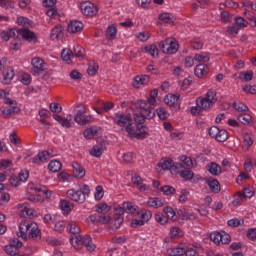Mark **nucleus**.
Listing matches in <instances>:
<instances>
[{
    "mask_svg": "<svg viewBox=\"0 0 256 256\" xmlns=\"http://www.w3.org/2000/svg\"><path fill=\"white\" fill-rule=\"evenodd\" d=\"M51 157V153H49V151L44 150L33 157L32 163H34L35 165H37V163H45V161H49Z\"/></svg>",
    "mask_w": 256,
    "mask_h": 256,
    "instance_id": "nucleus-19",
    "label": "nucleus"
},
{
    "mask_svg": "<svg viewBox=\"0 0 256 256\" xmlns=\"http://www.w3.org/2000/svg\"><path fill=\"white\" fill-rule=\"evenodd\" d=\"M132 183L134 185H136V187L140 191V193H145V191H147V189H149L147 184L143 183V178H141L140 176H137V175L133 176Z\"/></svg>",
    "mask_w": 256,
    "mask_h": 256,
    "instance_id": "nucleus-26",
    "label": "nucleus"
},
{
    "mask_svg": "<svg viewBox=\"0 0 256 256\" xmlns=\"http://www.w3.org/2000/svg\"><path fill=\"white\" fill-rule=\"evenodd\" d=\"M206 170L210 175H214L215 177L221 175V166L215 162L208 163Z\"/></svg>",
    "mask_w": 256,
    "mask_h": 256,
    "instance_id": "nucleus-28",
    "label": "nucleus"
},
{
    "mask_svg": "<svg viewBox=\"0 0 256 256\" xmlns=\"http://www.w3.org/2000/svg\"><path fill=\"white\" fill-rule=\"evenodd\" d=\"M61 167H62L61 162L57 160L50 161L48 165V169L52 171V173H59V171H61Z\"/></svg>",
    "mask_w": 256,
    "mask_h": 256,
    "instance_id": "nucleus-46",
    "label": "nucleus"
},
{
    "mask_svg": "<svg viewBox=\"0 0 256 256\" xmlns=\"http://www.w3.org/2000/svg\"><path fill=\"white\" fill-rule=\"evenodd\" d=\"M149 83V76L148 75H140L136 76L132 81V86L135 89H139L142 85H147Z\"/></svg>",
    "mask_w": 256,
    "mask_h": 256,
    "instance_id": "nucleus-25",
    "label": "nucleus"
},
{
    "mask_svg": "<svg viewBox=\"0 0 256 256\" xmlns=\"http://www.w3.org/2000/svg\"><path fill=\"white\" fill-rule=\"evenodd\" d=\"M72 168L74 177H77L78 179H83V177H85V170L79 163L73 162Z\"/></svg>",
    "mask_w": 256,
    "mask_h": 256,
    "instance_id": "nucleus-31",
    "label": "nucleus"
},
{
    "mask_svg": "<svg viewBox=\"0 0 256 256\" xmlns=\"http://www.w3.org/2000/svg\"><path fill=\"white\" fill-rule=\"evenodd\" d=\"M251 145H253V136L249 133H244L242 142L243 151H248Z\"/></svg>",
    "mask_w": 256,
    "mask_h": 256,
    "instance_id": "nucleus-32",
    "label": "nucleus"
},
{
    "mask_svg": "<svg viewBox=\"0 0 256 256\" xmlns=\"http://www.w3.org/2000/svg\"><path fill=\"white\" fill-rule=\"evenodd\" d=\"M21 217H33L34 211L27 204H18Z\"/></svg>",
    "mask_w": 256,
    "mask_h": 256,
    "instance_id": "nucleus-29",
    "label": "nucleus"
},
{
    "mask_svg": "<svg viewBox=\"0 0 256 256\" xmlns=\"http://www.w3.org/2000/svg\"><path fill=\"white\" fill-rule=\"evenodd\" d=\"M61 57L63 61H66V63H72L73 59V50L71 49H63L61 52Z\"/></svg>",
    "mask_w": 256,
    "mask_h": 256,
    "instance_id": "nucleus-38",
    "label": "nucleus"
},
{
    "mask_svg": "<svg viewBox=\"0 0 256 256\" xmlns=\"http://www.w3.org/2000/svg\"><path fill=\"white\" fill-rule=\"evenodd\" d=\"M20 81L23 83V85H29V83H31V75L29 73L21 74Z\"/></svg>",
    "mask_w": 256,
    "mask_h": 256,
    "instance_id": "nucleus-64",
    "label": "nucleus"
},
{
    "mask_svg": "<svg viewBox=\"0 0 256 256\" xmlns=\"http://www.w3.org/2000/svg\"><path fill=\"white\" fill-rule=\"evenodd\" d=\"M114 125L120 127L122 131H125L128 136L133 139H143L144 131L141 126L133 124V118L125 113H117L112 118Z\"/></svg>",
    "mask_w": 256,
    "mask_h": 256,
    "instance_id": "nucleus-1",
    "label": "nucleus"
},
{
    "mask_svg": "<svg viewBox=\"0 0 256 256\" xmlns=\"http://www.w3.org/2000/svg\"><path fill=\"white\" fill-rule=\"evenodd\" d=\"M199 251H201V247L193 246L185 250L184 254L186 256H199Z\"/></svg>",
    "mask_w": 256,
    "mask_h": 256,
    "instance_id": "nucleus-53",
    "label": "nucleus"
},
{
    "mask_svg": "<svg viewBox=\"0 0 256 256\" xmlns=\"http://www.w3.org/2000/svg\"><path fill=\"white\" fill-rule=\"evenodd\" d=\"M214 103H217V92L213 89L208 90L205 97H199L196 99V105L204 111H209L213 107Z\"/></svg>",
    "mask_w": 256,
    "mask_h": 256,
    "instance_id": "nucleus-5",
    "label": "nucleus"
},
{
    "mask_svg": "<svg viewBox=\"0 0 256 256\" xmlns=\"http://www.w3.org/2000/svg\"><path fill=\"white\" fill-rule=\"evenodd\" d=\"M194 176L195 174L193 173V171H191V169H184L180 174L181 179H184V181H191Z\"/></svg>",
    "mask_w": 256,
    "mask_h": 256,
    "instance_id": "nucleus-48",
    "label": "nucleus"
},
{
    "mask_svg": "<svg viewBox=\"0 0 256 256\" xmlns=\"http://www.w3.org/2000/svg\"><path fill=\"white\" fill-rule=\"evenodd\" d=\"M15 78V70L13 67H6L2 72V83L4 85H9Z\"/></svg>",
    "mask_w": 256,
    "mask_h": 256,
    "instance_id": "nucleus-16",
    "label": "nucleus"
},
{
    "mask_svg": "<svg viewBox=\"0 0 256 256\" xmlns=\"http://www.w3.org/2000/svg\"><path fill=\"white\" fill-rule=\"evenodd\" d=\"M256 165V160L252 158H247L244 163V169L247 173H251L253 171V167Z\"/></svg>",
    "mask_w": 256,
    "mask_h": 256,
    "instance_id": "nucleus-47",
    "label": "nucleus"
},
{
    "mask_svg": "<svg viewBox=\"0 0 256 256\" xmlns=\"http://www.w3.org/2000/svg\"><path fill=\"white\" fill-rule=\"evenodd\" d=\"M241 195L244 196V199H251V197L255 195V190H253V187L248 186L244 188V190L241 192Z\"/></svg>",
    "mask_w": 256,
    "mask_h": 256,
    "instance_id": "nucleus-54",
    "label": "nucleus"
},
{
    "mask_svg": "<svg viewBox=\"0 0 256 256\" xmlns=\"http://www.w3.org/2000/svg\"><path fill=\"white\" fill-rule=\"evenodd\" d=\"M89 221H91V223H102L103 225H107V223L111 221V217L107 214H92L89 216Z\"/></svg>",
    "mask_w": 256,
    "mask_h": 256,
    "instance_id": "nucleus-18",
    "label": "nucleus"
},
{
    "mask_svg": "<svg viewBox=\"0 0 256 256\" xmlns=\"http://www.w3.org/2000/svg\"><path fill=\"white\" fill-rule=\"evenodd\" d=\"M79 7L81 13L87 17H95V15H97V7L89 1L80 3Z\"/></svg>",
    "mask_w": 256,
    "mask_h": 256,
    "instance_id": "nucleus-12",
    "label": "nucleus"
},
{
    "mask_svg": "<svg viewBox=\"0 0 256 256\" xmlns=\"http://www.w3.org/2000/svg\"><path fill=\"white\" fill-rule=\"evenodd\" d=\"M143 52L148 53V55H151V57L154 58L159 56V48L154 44L146 45L143 48Z\"/></svg>",
    "mask_w": 256,
    "mask_h": 256,
    "instance_id": "nucleus-34",
    "label": "nucleus"
},
{
    "mask_svg": "<svg viewBox=\"0 0 256 256\" xmlns=\"http://www.w3.org/2000/svg\"><path fill=\"white\" fill-rule=\"evenodd\" d=\"M105 145V142L97 143L91 149L90 155H92V157H101V155L105 153V149H107Z\"/></svg>",
    "mask_w": 256,
    "mask_h": 256,
    "instance_id": "nucleus-21",
    "label": "nucleus"
},
{
    "mask_svg": "<svg viewBox=\"0 0 256 256\" xmlns=\"http://www.w3.org/2000/svg\"><path fill=\"white\" fill-rule=\"evenodd\" d=\"M17 35V29L14 28L0 32V37L3 39V41H9V39H12V37H17Z\"/></svg>",
    "mask_w": 256,
    "mask_h": 256,
    "instance_id": "nucleus-30",
    "label": "nucleus"
},
{
    "mask_svg": "<svg viewBox=\"0 0 256 256\" xmlns=\"http://www.w3.org/2000/svg\"><path fill=\"white\" fill-rule=\"evenodd\" d=\"M136 39H139V41H142V43H145V41H149L151 39V34L149 32H139L135 34Z\"/></svg>",
    "mask_w": 256,
    "mask_h": 256,
    "instance_id": "nucleus-56",
    "label": "nucleus"
},
{
    "mask_svg": "<svg viewBox=\"0 0 256 256\" xmlns=\"http://www.w3.org/2000/svg\"><path fill=\"white\" fill-rule=\"evenodd\" d=\"M215 139L219 143H225L229 139V133L225 129H220Z\"/></svg>",
    "mask_w": 256,
    "mask_h": 256,
    "instance_id": "nucleus-44",
    "label": "nucleus"
},
{
    "mask_svg": "<svg viewBox=\"0 0 256 256\" xmlns=\"http://www.w3.org/2000/svg\"><path fill=\"white\" fill-rule=\"evenodd\" d=\"M70 243L75 249L85 247L87 251H95V244L91 240L90 236H74L70 238Z\"/></svg>",
    "mask_w": 256,
    "mask_h": 256,
    "instance_id": "nucleus-6",
    "label": "nucleus"
},
{
    "mask_svg": "<svg viewBox=\"0 0 256 256\" xmlns=\"http://www.w3.org/2000/svg\"><path fill=\"white\" fill-rule=\"evenodd\" d=\"M31 65L33 66V75H39V73H43V71H45V61L39 57H34L31 60Z\"/></svg>",
    "mask_w": 256,
    "mask_h": 256,
    "instance_id": "nucleus-14",
    "label": "nucleus"
},
{
    "mask_svg": "<svg viewBox=\"0 0 256 256\" xmlns=\"http://www.w3.org/2000/svg\"><path fill=\"white\" fill-rule=\"evenodd\" d=\"M17 23L21 27H24L22 29V37L26 39V41H30V43H37V35L28 29V27H31V20L25 17H19Z\"/></svg>",
    "mask_w": 256,
    "mask_h": 256,
    "instance_id": "nucleus-7",
    "label": "nucleus"
},
{
    "mask_svg": "<svg viewBox=\"0 0 256 256\" xmlns=\"http://www.w3.org/2000/svg\"><path fill=\"white\" fill-rule=\"evenodd\" d=\"M162 52L168 55H175L179 51V43L174 38H167L159 43Z\"/></svg>",
    "mask_w": 256,
    "mask_h": 256,
    "instance_id": "nucleus-9",
    "label": "nucleus"
},
{
    "mask_svg": "<svg viewBox=\"0 0 256 256\" xmlns=\"http://www.w3.org/2000/svg\"><path fill=\"white\" fill-rule=\"evenodd\" d=\"M83 22L79 20H72L68 24V33H81L83 31Z\"/></svg>",
    "mask_w": 256,
    "mask_h": 256,
    "instance_id": "nucleus-20",
    "label": "nucleus"
},
{
    "mask_svg": "<svg viewBox=\"0 0 256 256\" xmlns=\"http://www.w3.org/2000/svg\"><path fill=\"white\" fill-rule=\"evenodd\" d=\"M137 217L139 219H133L130 224L134 229L143 227L153 217V214L149 210H143Z\"/></svg>",
    "mask_w": 256,
    "mask_h": 256,
    "instance_id": "nucleus-10",
    "label": "nucleus"
},
{
    "mask_svg": "<svg viewBox=\"0 0 256 256\" xmlns=\"http://www.w3.org/2000/svg\"><path fill=\"white\" fill-rule=\"evenodd\" d=\"M209 71V66L201 63L198 64L194 70L196 77H205Z\"/></svg>",
    "mask_w": 256,
    "mask_h": 256,
    "instance_id": "nucleus-33",
    "label": "nucleus"
},
{
    "mask_svg": "<svg viewBox=\"0 0 256 256\" xmlns=\"http://www.w3.org/2000/svg\"><path fill=\"white\" fill-rule=\"evenodd\" d=\"M17 177L20 183L27 182V179H29V170H21Z\"/></svg>",
    "mask_w": 256,
    "mask_h": 256,
    "instance_id": "nucleus-61",
    "label": "nucleus"
},
{
    "mask_svg": "<svg viewBox=\"0 0 256 256\" xmlns=\"http://www.w3.org/2000/svg\"><path fill=\"white\" fill-rule=\"evenodd\" d=\"M156 113L159 117V119H162V121H165V119L169 118V112L163 107H160L156 110Z\"/></svg>",
    "mask_w": 256,
    "mask_h": 256,
    "instance_id": "nucleus-57",
    "label": "nucleus"
},
{
    "mask_svg": "<svg viewBox=\"0 0 256 256\" xmlns=\"http://www.w3.org/2000/svg\"><path fill=\"white\" fill-rule=\"evenodd\" d=\"M157 95H159V91L157 89L152 90L150 92V98L148 100H140L138 102L139 108L151 109L153 111V107H155V103H157Z\"/></svg>",
    "mask_w": 256,
    "mask_h": 256,
    "instance_id": "nucleus-11",
    "label": "nucleus"
},
{
    "mask_svg": "<svg viewBox=\"0 0 256 256\" xmlns=\"http://www.w3.org/2000/svg\"><path fill=\"white\" fill-rule=\"evenodd\" d=\"M206 183L212 193H219V191H221V184H219V180L215 178H207Z\"/></svg>",
    "mask_w": 256,
    "mask_h": 256,
    "instance_id": "nucleus-27",
    "label": "nucleus"
},
{
    "mask_svg": "<svg viewBox=\"0 0 256 256\" xmlns=\"http://www.w3.org/2000/svg\"><path fill=\"white\" fill-rule=\"evenodd\" d=\"M243 201H245L243 194H241V192H238L234 195V198L232 200V205L234 207H239V205H241V203H243Z\"/></svg>",
    "mask_w": 256,
    "mask_h": 256,
    "instance_id": "nucleus-50",
    "label": "nucleus"
},
{
    "mask_svg": "<svg viewBox=\"0 0 256 256\" xmlns=\"http://www.w3.org/2000/svg\"><path fill=\"white\" fill-rule=\"evenodd\" d=\"M99 71V64L95 61H90L88 63V69H87V73L90 76H94L97 75V72Z\"/></svg>",
    "mask_w": 256,
    "mask_h": 256,
    "instance_id": "nucleus-40",
    "label": "nucleus"
},
{
    "mask_svg": "<svg viewBox=\"0 0 256 256\" xmlns=\"http://www.w3.org/2000/svg\"><path fill=\"white\" fill-rule=\"evenodd\" d=\"M179 161H180V165H182L184 169H193L196 163L195 160H193L191 157L186 155L180 156Z\"/></svg>",
    "mask_w": 256,
    "mask_h": 256,
    "instance_id": "nucleus-23",
    "label": "nucleus"
},
{
    "mask_svg": "<svg viewBox=\"0 0 256 256\" xmlns=\"http://www.w3.org/2000/svg\"><path fill=\"white\" fill-rule=\"evenodd\" d=\"M233 107L236 111H239L240 113H243L245 111H249V107H247V105H245L243 102H235L233 104Z\"/></svg>",
    "mask_w": 256,
    "mask_h": 256,
    "instance_id": "nucleus-59",
    "label": "nucleus"
},
{
    "mask_svg": "<svg viewBox=\"0 0 256 256\" xmlns=\"http://www.w3.org/2000/svg\"><path fill=\"white\" fill-rule=\"evenodd\" d=\"M210 241H213L215 245H220L221 243V232H212L210 234Z\"/></svg>",
    "mask_w": 256,
    "mask_h": 256,
    "instance_id": "nucleus-60",
    "label": "nucleus"
},
{
    "mask_svg": "<svg viewBox=\"0 0 256 256\" xmlns=\"http://www.w3.org/2000/svg\"><path fill=\"white\" fill-rule=\"evenodd\" d=\"M154 117L155 110H151V108H140V113L134 114L133 124L136 127H141L142 131H144L143 139L147 137V129L145 128V125H143V123H145V119H153Z\"/></svg>",
    "mask_w": 256,
    "mask_h": 256,
    "instance_id": "nucleus-4",
    "label": "nucleus"
},
{
    "mask_svg": "<svg viewBox=\"0 0 256 256\" xmlns=\"http://www.w3.org/2000/svg\"><path fill=\"white\" fill-rule=\"evenodd\" d=\"M147 205L152 209H159V207H163V205H165V199L159 197H151L148 199Z\"/></svg>",
    "mask_w": 256,
    "mask_h": 256,
    "instance_id": "nucleus-24",
    "label": "nucleus"
},
{
    "mask_svg": "<svg viewBox=\"0 0 256 256\" xmlns=\"http://www.w3.org/2000/svg\"><path fill=\"white\" fill-rule=\"evenodd\" d=\"M194 59L195 61H197V63L203 64V63L209 62V59H211V56L207 52H202V53L195 54Z\"/></svg>",
    "mask_w": 256,
    "mask_h": 256,
    "instance_id": "nucleus-37",
    "label": "nucleus"
},
{
    "mask_svg": "<svg viewBox=\"0 0 256 256\" xmlns=\"http://www.w3.org/2000/svg\"><path fill=\"white\" fill-rule=\"evenodd\" d=\"M50 37L52 41H55L57 39H61L63 37V27L56 26L52 29Z\"/></svg>",
    "mask_w": 256,
    "mask_h": 256,
    "instance_id": "nucleus-35",
    "label": "nucleus"
},
{
    "mask_svg": "<svg viewBox=\"0 0 256 256\" xmlns=\"http://www.w3.org/2000/svg\"><path fill=\"white\" fill-rule=\"evenodd\" d=\"M178 101L179 96L175 94H169L164 98V103H166V105H169L170 107H173V105H177Z\"/></svg>",
    "mask_w": 256,
    "mask_h": 256,
    "instance_id": "nucleus-41",
    "label": "nucleus"
},
{
    "mask_svg": "<svg viewBox=\"0 0 256 256\" xmlns=\"http://www.w3.org/2000/svg\"><path fill=\"white\" fill-rule=\"evenodd\" d=\"M59 205L63 213H69L73 209V203L69 200H61Z\"/></svg>",
    "mask_w": 256,
    "mask_h": 256,
    "instance_id": "nucleus-42",
    "label": "nucleus"
},
{
    "mask_svg": "<svg viewBox=\"0 0 256 256\" xmlns=\"http://www.w3.org/2000/svg\"><path fill=\"white\" fill-rule=\"evenodd\" d=\"M124 210L126 213H130L131 215H133V217H137L138 215H141V213H143L144 211V210H141V208H139V206H137L133 202L124 203Z\"/></svg>",
    "mask_w": 256,
    "mask_h": 256,
    "instance_id": "nucleus-17",
    "label": "nucleus"
},
{
    "mask_svg": "<svg viewBox=\"0 0 256 256\" xmlns=\"http://www.w3.org/2000/svg\"><path fill=\"white\" fill-rule=\"evenodd\" d=\"M234 23L236 26L239 27V29H245V27H247L249 25V22H247V20H245L243 17H239V16H237L234 19Z\"/></svg>",
    "mask_w": 256,
    "mask_h": 256,
    "instance_id": "nucleus-52",
    "label": "nucleus"
},
{
    "mask_svg": "<svg viewBox=\"0 0 256 256\" xmlns=\"http://www.w3.org/2000/svg\"><path fill=\"white\" fill-rule=\"evenodd\" d=\"M73 57H84L85 49L80 45H75L72 51Z\"/></svg>",
    "mask_w": 256,
    "mask_h": 256,
    "instance_id": "nucleus-55",
    "label": "nucleus"
},
{
    "mask_svg": "<svg viewBox=\"0 0 256 256\" xmlns=\"http://www.w3.org/2000/svg\"><path fill=\"white\" fill-rule=\"evenodd\" d=\"M158 165L164 171H171V167H173V160L171 159L162 160Z\"/></svg>",
    "mask_w": 256,
    "mask_h": 256,
    "instance_id": "nucleus-49",
    "label": "nucleus"
},
{
    "mask_svg": "<svg viewBox=\"0 0 256 256\" xmlns=\"http://www.w3.org/2000/svg\"><path fill=\"white\" fill-rule=\"evenodd\" d=\"M53 119H55V121L60 123V125H62L66 129H69V128H71V122L73 121V116L70 115V116H68L66 118H63L59 114H54L53 115Z\"/></svg>",
    "mask_w": 256,
    "mask_h": 256,
    "instance_id": "nucleus-22",
    "label": "nucleus"
},
{
    "mask_svg": "<svg viewBox=\"0 0 256 256\" xmlns=\"http://www.w3.org/2000/svg\"><path fill=\"white\" fill-rule=\"evenodd\" d=\"M28 190L32 191L30 192V195H28V201H31V203H42L45 197L46 199L51 197V191L47 190L45 186L40 184L29 183Z\"/></svg>",
    "mask_w": 256,
    "mask_h": 256,
    "instance_id": "nucleus-3",
    "label": "nucleus"
},
{
    "mask_svg": "<svg viewBox=\"0 0 256 256\" xmlns=\"http://www.w3.org/2000/svg\"><path fill=\"white\" fill-rule=\"evenodd\" d=\"M244 93H249L250 95H256V86L255 85H249L246 84L243 86Z\"/></svg>",
    "mask_w": 256,
    "mask_h": 256,
    "instance_id": "nucleus-62",
    "label": "nucleus"
},
{
    "mask_svg": "<svg viewBox=\"0 0 256 256\" xmlns=\"http://www.w3.org/2000/svg\"><path fill=\"white\" fill-rule=\"evenodd\" d=\"M67 231H69V233L77 235V233H81V228L79 227V224H77V222L71 221L68 223Z\"/></svg>",
    "mask_w": 256,
    "mask_h": 256,
    "instance_id": "nucleus-43",
    "label": "nucleus"
},
{
    "mask_svg": "<svg viewBox=\"0 0 256 256\" xmlns=\"http://www.w3.org/2000/svg\"><path fill=\"white\" fill-rule=\"evenodd\" d=\"M87 111H89V109L83 104H80L75 110L74 121H76L78 125H87V123H93L95 120L93 116L86 114Z\"/></svg>",
    "mask_w": 256,
    "mask_h": 256,
    "instance_id": "nucleus-8",
    "label": "nucleus"
},
{
    "mask_svg": "<svg viewBox=\"0 0 256 256\" xmlns=\"http://www.w3.org/2000/svg\"><path fill=\"white\" fill-rule=\"evenodd\" d=\"M18 228L17 235L22 239H33V241L41 239V230H39V226L35 222L22 221Z\"/></svg>",
    "mask_w": 256,
    "mask_h": 256,
    "instance_id": "nucleus-2",
    "label": "nucleus"
},
{
    "mask_svg": "<svg viewBox=\"0 0 256 256\" xmlns=\"http://www.w3.org/2000/svg\"><path fill=\"white\" fill-rule=\"evenodd\" d=\"M103 133V129L99 126H91L87 128L83 135L85 139H95V137H99Z\"/></svg>",
    "mask_w": 256,
    "mask_h": 256,
    "instance_id": "nucleus-15",
    "label": "nucleus"
},
{
    "mask_svg": "<svg viewBox=\"0 0 256 256\" xmlns=\"http://www.w3.org/2000/svg\"><path fill=\"white\" fill-rule=\"evenodd\" d=\"M240 79L243 81H252L253 80V71L241 72Z\"/></svg>",
    "mask_w": 256,
    "mask_h": 256,
    "instance_id": "nucleus-63",
    "label": "nucleus"
},
{
    "mask_svg": "<svg viewBox=\"0 0 256 256\" xmlns=\"http://www.w3.org/2000/svg\"><path fill=\"white\" fill-rule=\"evenodd\" d=\"M238 121L242 123V125H249L251 123V115L248 113L239 114Z\"/></svg>",
    "mask_w": 256,
    "mask_h": 256,
    "instance_id": "nucleus-51",
    "label": "nucleus"
},
{
    "mask_svg": "<svg viewBox=\"0 0 256 256\" xmlns=\"http://www.w3.org/2000/svg\"><path fill=\"white\" fill-rule=\"evenodd\" d=\"M184 169L185 168H183V164H181V162L172 163L170 173H171V175H181V173Z\"/></svg>",
    "mask_w": 256,
    "mask_h": 256,
    "instance_id": "nucleus-45",
    "label": "nucleus"
},
{
    "mask_svg": "<svg viewBox=\"0 0 256 256\" xmlns=\"http://www.w3.org/2000/svg\"><path fill=\"white\" fill-rule=\"evenodd\" d=\"M167 255H169V256L185 255V248H183V247L168 248Z\"/></svg>",
    "mask_w": 256,
    "mask_h": 256,
    "instance_id": "nucleus-39",
    "label": "nucleus"
},
{
    "mask_svg": "<svg viewBox=\"0 0 256 256\" xmlns=\"http://www.w3.org/2000/svg\"><path fill=\"white\" fill-rule=\"evenodd\" d=\"M67 197L71 201H75V203H79V204L85 203L87 199L85 197V194L81 192V190H77L73 188L67 191Z\"/></svg>",
    "mask_w": 256,
    "mask_h": 256,
    "instance_id": "nucleus-13",
    "label": "nucleus"
},
{
    "mask_svg": "<svg viewBox=\"0 0 256 256\" xmlns=\"http://www.w3.org/2000/svg\"><path fill=\"white\" fill-rule=\"evenodd\" d=\"M105 192L103 191V186H96V191L94 193V199L96 201H101L103 199Z\"/></svg>",
    "mask_w": 256,
    "mask_h": 256,
    "instance_id": "nucleus-58",
    "label": "nucleus"
},
{
    "mask_svg": "<svg viewBox=\"0 0 256 256\" xmlns=\"http://www.w3.org/2000/svg\"><path fill=\"white\" fill-rule=\"evenodd\" d=\"M116 37H117V27L112 24V25L107 27L106 38L109 41H113V39H115Z\"/></svg>",
    "mask_w": 256,
    "mask_h": 256,
    "instance_id": "nucleus-36",
    "label": "nucleus"
}]
</instances>
